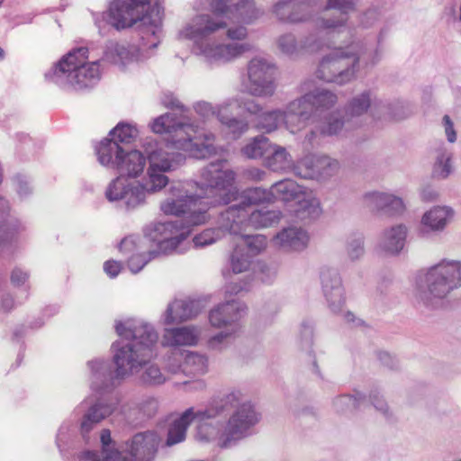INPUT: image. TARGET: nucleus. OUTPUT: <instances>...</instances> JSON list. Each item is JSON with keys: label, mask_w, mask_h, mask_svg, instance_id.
I'll use <instances>...</instances> for the list:
<instances>
[{"label": "nucleus", "mask_w": 461, "mask_h": 461, "mask_svg": "<svg viewBox=\"0 0 461 461\" xmlns=\"http://www.w3.org/2000/svg\"><path fill=\"white\" fill-rule=\"evenodd\" d=\"M193 420L197 422L195 438L198 441L214 443L221 449H230L252 435L260 415L241 390L231 389L221 398L213 399L206 408L198 411L188 408L174 420L168 429L167 445L184 441Z\"/></svg>", "instance_id": "3"}, {"label": "nucleus", "mask_w": 461, "mask_h": 461, "mask_svg": "<svg viewBox=\"0 0 461 461\" xmlns=\"http://www.w3.org/2000/svg\"><path fill=\"white\" fill-rule=\"evenodd\" d=\"M202 330L195 325L167 328L162 336V345L178 348L179 347H194L199 343Z\"/></svg>", "instance_id": "29"}, {"label": "nucleus", "mask_w": 461, "mask_h": 461, "mask_svg": "<svg viewBox=\"0 0 461 461\" xmlns=\"http://www.w3.org/2000/svg\"><path fill=\"white\" fill-rule=\"evenodd\" d=\"M403 109L401 102L384 103L379 99L371 89H366L354 95L346 105V113L351 118L360 117L369 113L373 117H380L388 114L394 119H402L408 115L407 113H398L397 109Z\"/></svg>", "instance_id": "15"}, {"label": "nucleus", "mask_w": 461, "mask_h": 461, "mask_svg": "<svg viewBox=\"0 0 461 461\" xmlns=\"http://www.w3.org/2000/svg\"><path fill=\"white\" fill-rule=\"evenodd\" d=\"M194 183H173L167 197L160 203V210L166 215L180 216L187 225L197 226L209 220V203L200 197Z\"/></svg>", "instance_id": "8"}, {"label": "nucleus", "mask_w": 461, "mask_h": 461, "mask_svg": "<svg viewBox=\"0 0 461 461\" xmlns=\"http://www.w3.org/2000/svg\"><path fill=\"white\" fill-rule=\"evenodd\" d=\"M209 370V359L205 354L185 351L183 372L194 375H203Z\"/></svg>", "instance_id": "39"}, {"label": "nucleus", "mask_w": 461, "mask_h": 461, "mask_svg": "<svg viewBox=\"0 0 461 461\" xmlns=\"http://www.w3.org/2000/svg\"><path fill=\"white\" fill-rule=\"evenodd\" d=\"M252 259L251 255L245 251V247L236 243L229 258L230 269L233 274L245 273L250 269Z\"/></svg>", "instance_id": "41"}, {"label": "nucleus", "mask_w": 461, "mask_h": 461, "mask_svg": "<svg viewBox=\"0 0 461 461\" xmlns=\"http://www.w3.org/2000/svg\"><path fill=\"white\" fill-rule=\"evenodd\" d=\"M44 77L48 82L66 91L89 88L101 78L100 60H90L88 48L77 47L54 63Z\"/></svg>", "instance_id": "7"}, {"label": "nucleus", "mask_w": 461, "mask_h": 461, "mask_svg": "<svg viewBox=\"0 0 461 461\" xmlns=\"http://www.w3.org/2000/svg\"><path fill=\"white\" fill-rule=\"evenodd\" d=\"M443 127L447 140L450 143H454L456 140V132L454 129V123L448 115H444L442 119Z\"/></svg>", "instance_id": "62"}, {"label": "nucleus", "mask_w": 461, "mask_h": 461, "mask_svg": "<svg viewBox=\"0 0 461 461\" xmlns=\"http://www.w3.org/2000/svg\"><path fill=\"white\" fill-rule=\"evenodd\" d=\"M115 330L122 340L112 344L113 361L117 376L125 379L155 357L158 336L152 325L131 318L116 321Z\"/></svg>", "instance_id": "5"}, {"label": "nucleus", "mask_w": 461, "mask_h": 461, "mask_svg": "<svg viewBox=\"0 0 461 461\" xmlns=\"http://www.w3.org/2000/svg\"><path fill=\"white\" fill-rule=\"evenodd\" d=\"M346 131L344 118L337 113L327 116L323 122L319 125V131L321 136H339Z\"/></svg>", "instance_id": "48"}, {"label": "nucleus", "mask_w": 461, "mask_h": 461, "mask_svg": "<svg viewBox=\"0 0 461 461\" xmlns=\"http://www.w3.org/2000/svg\"><path fill=\"white\" fill-rule=\"evenodd\" d=\"M320 278L324 297L331 312L342 314L347 322H355L356 318L350 312H345V293L342 280L336 268L324 266L320 272Z\"/></svg>", "instance_id": "17"}, {"label": "nucleus", "mask_w": 461, "mask_h": 461, "mask_svg": "<svg viewBox=\"0 0 461 461\" xmlns=\"http://www.w3.org/2000/svg\"><path fill=\"white\" fill-rule=\"evenodd\" d=\"M185 351L179 348H172L169 354L165 358V368L171 374H177L183 372Z\"/></svg>", "instance_id": "53"}, {"label": "nucleus", "mask_w": 461, "mask_h": 461, "mask_svg": "<svg viewBox=\"0 0 461 461\" xmlns=\"http://www.w3.org/2000/svg\"><path fill=\"white\" fill-rule=\"evenodd\" d=\"M407 235L408 228L403 223L384 229L379 238V252L385 256H398L405 246Z\"/></svg>", "instance_id": "30"}, {"label": "nucleus", "mask_w": 461, "mask_h": 461, "mask_svg": "<svg viewBox=\"0 0 461 461\" xmlns=\"http://www.w3.org/2000/svg\"><path fill=\"white\" fill-rule=\"evenodd\" d=\"M101 456L94 450H83L78 452L75 461H118V450L116 441L112 438L111 431L108 429H103L99 434Z\"/></svg>", "instance_id": "32"}, {"label": "nucleus", "mask_w": 461, "mask_h": 461, "mask_svg": "<svg viewBox=\"0 0 461 461\" xmlns=\"http://www.w3.org/2000/svg\"><path fill=\"white\" fill-rule=\"evenodd\" d=\"M149 41L150 35L140 34V42L138 46L127 42H110L104 51V59L121 67L133 61L147 59L157 48L151 47Z\"/></svg>", "instance_id": "18"}, {"label": "nucleus", "mask_w": 461, "mask_h": 461, "mask_svg": "<svg viewBox=\"0 0 461 461\" xmlns=\"http://www.w3.org/2000/svg\"><path fill=\"white\" fill-rule=\"evenodd\" d=\"M278 50L287 56H297L302 52H316L322 48V41L317 34L311 33L300 42L291 32L280 35L276 40Z\"/></svg>", "instance_id": "28"}, {"label": "nucleus", "mask_w": 461, "mask_h": 461, "mask_svg": "<svg viewBox=\"0 0 461 461\" xmlns=\"http://www.w3.org/2000/svg\"><path fill=\"white\" fill-rule=\"evenodd\" d=\"M9 202L0 196V246L11 244L21 230L20 221L10 213Z\"/></svg>", "instance_id": "34"}, {"label": "nucleus", "mask_w": 461, "mask_h": 461, "mask_svg": "<svg viewBox=\"0 0 461 461\" xmlns=\"http://www.w3.org/2000/svg\"><path fill=\"white\" fill-rule=\"evenodd\" d=\"M162 104L167 108L179 110L181 113H185L187 111L184 104L173 94H165L164 96L162 97ZM170 113L172 114V113ZM173 115L176 116V118L184 117L189 120L191 122L197 124L184 113L180 114L179 116H176L175 113H173Z\"/></svg>", "instance_id": "57"}, {"label": "nucleus", "mask_w": 461, "mask_h": 461, "mask_svg": "<svg viewBox=\"0 0 461 461\" xmlns=\"http://www.w3.org/2000/svg\"><path fill=\"white\" fill-rule=\"evenodd\" d=\"M385 201L381 213L392 217L401 216L404 213L406 209L405 203L400 196L387 192Z\"/></svg>", "instance_id": "52"}, {"label": "nucleus", "mask_w": 461, "mask_h": 461, "mask_svg": "<svg viewBox=\"0 0 461 461\" xmlns=\"http://www.w3.org/2000/svg\"><path fill=\"white\" fill-rule=\"evenodd\" d=\"M87 399L84 400L76 409L84 414L79 423V431L82 438L87 442L88 434L102 420L109 417L116 409L117 403L112 401L98 399L95 403L87 407Z\"/></svg>", "instance_id": "21"}, {"label": "nucleus", "mask_w": 461, "mask_h": 461, "mask_svg": "<svg viewBox=\"0 0 461 461\" xmlns=\"http://www.w3.org/2000/svg\"><path fill=\"white\" fill-rule=\"evenodd\" d=\"M147 165V157L143 152L138 149L125 151L116 168L121 173L119 176H123L129 180H138Z\"/></svg>", "instance_id": "33"}, {"label": "nucleus", "mask_w": 461, "mask_h": 461, "mask_svg": "<svg viewBox=\"0 0 461 461\" xmlns=\"http://www.w3.org/2000/svg\"><path fill=\"white\" fill-rule=\"evenodd\" d=\"M281 214L278 211L255 210L249 212V227L254 229L268 228L276 224Z\"/></svg>", "instance_id": "43"}, {"label": "nucleus", "mask_w": 461, "mask_h": 461, "mask_svg": "<svg viewBox=\"0 0 461 461\" xmlns=\"http://www.w3.org/2000/svg\"><path fill=\"white\" fill-rule=\"evenodd\" d=\"M247 306L237 300H230L220 303L209 312V322L213 328H236L239 332L240 320L246 314Z\"/></svg>", "instance_id": "22"}, {"label": "nucleus", "mask_w": 461, "mask_h": 461, "mask_svg": "<svg viewBox=\"0 0 461 461\" xmlns=\"http://www.w3.org/2000/svg\"><path fill=\"white\" fill-rule=\"evenodd\" d=\"M194 110L204 119L216 115L225 131L236 140L248 131L249 125L246 119L232 116V112L243 111L255 115L262 111V106L254 99L237 95L217 106L205 101L196 102L194 104Z\"/></svg>", "instance_id": "9"}, {"label": "nucleus", "mask_w": 461, "mask_h": 461, "mask_svg": "<svg viewBox=\"0 0 461 461\" xmlns=\"http://www.w3.org/2000/svg\"><path fill=\"white\" fill-rule=\"evenodd\" d=\"M151 0H113L107 12L95 17L96 26L101 29L104 20L116 30L138 26L140 34L150 35L149 44L158 47L160 43L163 6L156 3L150 9Z\"/></svg>", "instance_id": "6"}, {"label": "nucleus", "mask_w": 461, "mask_h": 461, "mask_svg": "<svg viewBox=\"0 0 461 461\" xmlns=\"http://www.w3.org/2000/svg\"><path fill=\"white\" fill-rule=\"evenodd\" d=\"M223 238L222 233L219 230L218 226L214 229H207L204 230L200 234L194 236L193 239V242L194 247L196 248H203L205 246L211 245L217 240Z\"/></svg>", "instance_id": "54"}, {"label": "nucleus", "mask_w": 461, "mask_h": 461, "mask_svg": "<svg viewBox=\"0 0 461 461\" xmlns=\"http://www.w3.org/2000/svg\"><path fill=\"white\" fill-rule=\"evenodd\" d=\"M387 192L383 191H369L363 195L364 205L371 212L375 213H381L384 208V204L386 202Z\"/></svg>", "instance_id": "51"}, {"label": "nucleus", "mask_w": 461, "mask_h": 461, "mask_svg": "<svg viewBox=\"0 0 461 461\" xmlns=\"http://www.w3.org/2000/svg\"><path fill=\"white\" fill-rule=\"evenodd\" d=\"M294 101H301V110L306 113V115L301 117L303 126L305 127L307 122L312 115V110H328L333 107L338 102L337 95L326 88H316L310 91L301 97L294 99Z\"/></svg>", "instance_id": "26"}, {"label": "nucleus", "mask_w": 461, "mask_h": 461, "mask_svg": "<svg viewBox=\"0 0 461 461\" xmlns=\"http://www.w3.org/2000/svg\"><path fill=\"white\" fill-rule=\"evenodd\" d=\"M182 220L156 221L147 225L144 229V236L149 241L155 243L156 248L150 249V257L142 261L135 270L141 266L147 265L149 261L161 256L173 253H185L190 247L188 237L190 227Z\"/></svg>", "instance_id": "10"}, {"label": "nucleus", "mask_w": 461, "mask_h": 461, "mask_svg": "<svg viewBox=\"0 0 461 461\" xmlns=\"http://www.w3.org/2000/svg\"><path fill=\"white\" fill-rule=\"evenodd\" d=\"M217 226L223 237L227 234L240 237L249 228V211L239 203L230 205L219 214Z\"/></svg>", "instance_id": "23"}, {"label": "nucleus", "mask_w": 461, "mask_h": 461, "mask_svg": "<svg viewBox=\"0 0 461 461\" xmlns=\"http://www.w3.org/2000/svg\"><path fill=\"white\" fill-rule=\"evenodd\" d=\"M425 281L426 290L421 292L420 300L435 307L438 301L461 286V263L443 260L428 270Z\"/></svg>", "instance_id": "12"}, {"label": "nucleus", "mask_w": 461, "mask_h": 461, "mask_svg": "<svg viewBox=\"0 0 461 461\" xmlns=\"http://www.w3.org/2000/svg\"><path fill=\"white\" fill-rule=\"evenodd\" d=\"M302 102L292 100L285 110L276 108L259 113L257 117L256 127L266 133H271L284 127L294 134L302 131L304 126L301 117L306 113L301 110Z\"/></svg>", "instance_id": "13"}, {"label": "nucleus", "mask_w": 461, "mask_h": 461, "mask_svg": "<svg viewBox=\"0 0 461 461\" xmlns=\"http://www.w3.org/2000/svg\"><path fill=\"white\" fill-rule=\"evenodd\" d=\"M455 216L453 207L446 204L433 205L422 214L420 226L427 233H440L454 221Z\"/></svg>", "instance_id": "27"}, {"label": "nucleus", "mask_w": 461, "mask_h": 461, "mask_svg": "<svg viewBox=\"0 0 461 461\" xmlns=\"http://www.w3.org/2000/svg\"><path fill=\"white\" fill-rule=\"evenodd\" d=\"M339 167L337 159L325 155L309 154L296 162L294 174L305 179L324 178L334 175Z\"/></svg>", "instance_id": "19"}, {"label": "nucleus", "mask_w": 461, "mask_h": 461, "mask_svg": "<svg viewBox=\"0 0 461 461\" xmlns=\"http://www.w3.org/2000/svg\"><path fill=\"white\" fill-rule=\"evenodd\" d=\"M366 402V396L361 393H356L354 395H339L333 401V407L337 412L345 413L355 409H362Z\"/></svg>", "instance_id": "47"}, {"label": "nucleus", "mask_w": 461, "mask_h": 461, "mask_svg": "<svg viewBox=\"0 0 461 461\" xmlns=\"http://www.w3.org/2000/svg\"><path fill=\"white\" fill-rule=\"evenodd\" d=\"M238 333L235 327L221 330L208 339L206 347L211 351L222 352L233 344Z\"/></svg>", "instance_id": "44"}, {"label": "nucleus", "mask_w": 461, "mask_h": 461, "mask_svg": "<svg viewBox=\"0 0 461 461\" xmlns=\"http://www.w3.org/2000/svg\"><path fill=\"white\" fill-rule=\"evenodd\" d=\"M248 81L244 91L255 97H271L276 90V67L267 59L257 56L247 66Z\"/></svg>", "instance_id": "14"}, {"label": "nucleus", "mask_w": 461, "mask_h": 461, "mask_svg": "<svg viewBox=\"0 0 461 461\" xmlns=\"http://www.w3.org/2000/svg\"><path fill=\"white\" fill-rule=\"evenodd\" d=\"M240 198V205L246 206V209L249 212L250 205L269 203L273 200L271 190L263 189L260 187L249 188L241 192L238 195Z\"/></svg>", "instance_id": "45"}, {"label": "nucleus", "mask_w": 461, "mask_h": 461, "mask_svg": "<svg viewBox=\"0 0 461 461\" xmlns=\"http://www.w3.org/2000/svg\"><path fill=\"white\" fill-rule=\"evenodd\" d=\"M236 176V172L229 167L227 160H216L202 169L201 182L195 183L194 188L202 199L203 196L218 195L219 203L228 204L238 200Z\"/></svg>", "instance_id": "11"}, {"label": "nucleus", "mask_w": 461, "mask_h": 461, "mask_svg": "<svg viewBox=\"0 0 461 461\" xmlns=\"http://www.w3.org/2000/svg\"><path fill=\"white\" fill-rule=\"evenodd\" d=\"M318 0H281L272 8V13L279 21L297 23L311 19L310 6L317 5Z\"/></svg>", "instance_id": "25"}, {"label": "nucleus", "mask_w": 461, "mask_h": 461, "mask_svg": "<svg viewBox=\"0 0 461 461\" xmlns=\"http://www.w3.org/2000/svg\"><path fill=\"white\" fill-rule=\"evenodd\" d=\"M89 370V385L92 391L106 393L113 391L122 379L116 375V368L113 369L111 363L106 359L95 358L86 363Z\"/></svg>", "instance_id": "20"}, {"label": "nucleus", "mask_w": 461, "mask_h": 461, "mask_svg": "<svg viewBox=\"0 0 461 461\" xmlns=\"http://www.w3.org/2000/svg\"><path fill=\"white\" fill-rule=\"evenodd\" d=\"M237 244H240L245 247V251L251 255L253 258L255 256L261 253L266 249L267 241V238L264 235H242L240 236L239 241Z\"/></svg>", "instance_id": "50"}, {"label": "nucleus", "mask_w": 461, "mask_h": 461, "mask_svg": "<svg viewBox=\"0 0 461 461\" xmlns=\"http://www.w3.org/2000/svg\"><path fill=\"white\" fill-rule=\"evenodd\" d=\"M150 257V249L148 251H140L139 253L133 254L128 259V267L131 273L137 274L139 273L146 265L140 267V268L138 270L134 269L141 265L142 261L148 259Z\"/></svg>", "instance_id": "60"}, {"label": "nucleus", "mask_w": 461, "mask_h": 461, "mask_svg": "<svg viewBox=\"0 0 461 461\" xmlns=\"http://www.w3.org/2000/svg\"><path fill=\"white\" fill-rule=\"evenodd\" d=\"M304 188L292 179H284L272 185L270 190L273 199H280L294 203L298 196H302Z\"/></svg>", "instance_id": "38"}, {"label": "nucleus", "mask_w": 461, "mask_h": 461, "mask_svg": "<svg viewBox=\"0 0 461 461\" xmlns=\"http://www.w3.org/2000/svg\"><path fill=\"white\" fill-rule=\"evenodd\" d=\"M139 135V130L135 124L130 122H119L111 131V140L118 143L130 144L133 142Z\"/></svg>", "instance_id": "49"}, {"label": "nucleus", "mask_w": 461, "mask_h": 461, "mask_svg": "<svg viewBox=\"0 0 461 461\" xmlns=\"http://www.w3.org/2000/svg\"><path fill=\"white\" fill-rule=\"evenodd\" d=\"M452 152L441 147L437 149L435 162L432 168V175L438 179L447 178L453 171L452 167Z\"/></svg>", "instance_id": "42"}, {"label": "nucleus", "mask_w": 461, "mask_h": 461, "mask_svg": "<svg viewBox=\"0 0 461 461\" xmlns=\"http://www.w3.org/2000/svg\"><path fill=\"white\" fill-rule=\"evenodd\" d=\"M122 268V264L115 260H107L104 264V271L111 278L116 277L121 272Z\"/></svg>", "instance_id": "63"}, {"label": "nucleus", "mask_w": 461, "mask_h": 461, "mask_svg": "<svg viewBox=\"0 0 461 461\" xmlns=\"http://www.w3.org/2000/svg\"><path fill=\"white\" fill-rule=\"evenodd\" d=\"M159 443L154 431L137 433L122 445L116 442L118 461H153Z\"/></svg>", "instance_id": "16"}, {"label": "nucleus", "mask_w": 461, "mask_h": 461, "mask_svg": "<svg viewBox=\"0 0 461 461\" xmlns=\"http://www.w3.org/2000/svg\"><path fill=\"white\" fill-rule=\"evenodd\" d=\"M95 153L102 166L116 169L124 153V149L114 140L105 138L95 147Z\"/></svg>", "instance_id": "36"}, {"label": "nucleus", "mask_w": 461, "mask_h": 461, "mask_svg": "<svg viewBox=\"0 0 461 461\" xmlns=\"http://www.w3.org/2000/svg\"><path fill=\"white\" fill-rule=\"evenodd\" d=\"M135 376L139 383L145 386L161 385L167 379L160 367L157 364L151 363V360L143 365L140 373L135 374Z\"/></svg>", "instance_id": "40"}, {"label": "nucleus", "mask_w": 461, "mask_h": 461, "mask_svg": "<svg viewBox=\"0 0 461 461\" xmlns=\"http://www.w3.org/2000/svg\"><path fill=\"white\" fill-rule=\"evenodd\" d=\"M158 402L154 397H146L139 403V409L147 416H152L158 410Z\"/></svg>", "instance_id": "61"}, {"label": "nucleus", "mask_w": 461, "mask_h": 461, "mask_svg": "<svg viewBox=\"0 0 461 461\" xmlns=\"http://www.w3.org/2000/svg\"><path fill=\"white\" fill-rule=\"evenodd\" d=\"M264 162L267 167L275 172L292 171L294 173V167L296 166V163H294L292 156L285 147L273 143Z\"/></svg>", "instance_id": "37"}, {"label": "nucleus", "mask_w": 461, "mask_h": 461, "mask_svg": "<svg viewBox=\"0 0 461 461\" xmlns=\"http://www.w3.org/2000/svg\"><path fill=\"white\" fill-rule=\"evenodd\" d=\"M274 241L285 251L301 252L308 247L310 236L303 228L290 226L277 232Z\"/></svg>", "instance_id": "31"}, {"label": "nucleus", "mask_w": 461, "mask_h": 461, "mask_svg": "<svg viewBox=\"0 0 461 461\" xmlns=\"http://www.w3.org/2000/svg\"><path fill=\"white\" fill-rule=\"evenodd\" d=\"M246 289L245 283L229 282L224 286L226 295H236Z\"/></svg>", "instance_id": "64"}, {"label": "nucleus", "mask_w": 461, "mask_h": 461, "mask_svg": "<svg viewBox=\"0 0 461 461\" xmlns=\"http://www.w3.org/2000/svg\"><path fill=\"white\" fill-rule=\"evenodd\" d=\"M368 402H370L384 417L388 419L392 416V412L387 402L378 391H372L369 393L368 398L366 397V402L363 404V408L366 407Z\"/></svg>", "instance_id": "55"}, {"label": "nucleus", "mask_w": 461, "mask_h": 461, "mask_svg": "<svg viewBox=\"0 0 461 461\" xmlns=\"http://www.w3.org/2000/svg\"><path fill=\"white\" fill-rule=\"evenodd\" d=\"M151 131L167 134L166 143L147 137L141 148L147 157V170L142 180H129L116 176L106 186L104 195L111 203L126 210H134L145 204L148 195L162 191L169 183L167 173L177 169L185 160L184 154L169 151L182 150L190 157L205 158L216 153L214 135L203 132L199 124L171 113L162 114L150 123Z\"/></svg>", "instance_id": "1"}, {"label": "nucleus", "mask_w": 461, "mask_h": 461, "mask_svg": "<svg viewBox=\"0 0 461 461\" xmlns=\"http://www.w3.org/2000/svg\"><path fill=\"white\" fill-rule=\"evenodd\" d=\"M204 305L200 300L175 299L169 303L161 315L164 325L181 323L196 317Z\"/></svg>", "instance_id": "24"}, {"label": "nucleus", "mask_w": 461, "mask_h": 461, "mask_svg": "<svg viewBox=\"0 0 461 461\" xmlns=\"http://www.w3.org/2000/svg\"><path fill=\"white\" fill-rule=\"evenodd\" d=\"M30 274L22 267H15L13 268L10 279L13 285L16 287H28Z\"/></svg>", "instance_id": "58"}, {"label": "nucleus", "mask_w": 461, "mask_h": 461, "mask_svg": "<svg viewBox=\"0 0 461 461\" xmlns=\"http://www.w3.org/2000/svg\"><path fill=\"white\" fill-rule=\"evenodd\" d=\"M292 212L302 221L316 219L321 213L319 199L312 190L307 188H304L302 196H298L294 202Z\"/></svg>", "instance_id": "35"}, {"label": "nucleus", "mask_w": 461, "mask_h": 461, "mask_svg": "<svg viewBox=\"0 0 461 461\" xmlns=\"http://www.w3.org/2000/svg\"><path fill=\"white\" fill-rule=\"evenodd\" d=\"M354 0H327L325 9H336L339 16L333 18L319 17L315 25L319 30H332L349 36L348 42L334 48L324 55L317 68L316 77L327 83L344 86L355 81L362 69L375 66L383 57V48L378 44L368 50L356 41L348 14L355 9Z\"/></svg>", "instance_id": "4"}, {"label": "nucleus", "mask_w": 461, "mask_h": 461, "mask_svg": "<svg viewBox=\"0 0 461 461\" xmlns=\"http://www.w3.org/2000/svg\"><path fill=\"white\" fill-rule=\"evenodd\" d=\"M140 239L139 237L137 236H128L126 238H124L120 245H119V249L122 253H124V254H136V253H139L140 251Z\"/></svg>", "instance_id": "59"}, {"label": "nucleus", "mask_w": 461, "mask_h": 461, "mask_svg": "<svg viewBox=\"0 0 461 461\" xmlns=\"http://www.w3.org/2000/svg\"><path fill=\"white\" fill-rule=\"evenodd\" d=\"M269 139L259 135L250 140L241 149L242 154L249 158H259L266 156L271 149Z\"/></svg>", "instance_id": "46"}, {"label": "nucleus", "mask_w": 461, "mask_h": 461, "mask_svg": "<svg viewBox=\"0 0 461 461\" xmlns=\"http://www.w3.org/2000/svg\"><path fill=\"white\" fill-rule=\"evenodd\" d=\"M347 255L351 261L360 259L365 254L364 239L355 237L347 243Z\"/></svg>", "instance_id": "56"}, {"label": "nucleus", "mask_w": 461, "mask_h": 461, "mask_svg": "<svg viewBox=\"0 0 461 461\" xmlns=\"http://www.w3.org/2000/svg\"><path fill=\"white\" fill-rule=\"evenodd\" d=\"M212 14H197L185 22L176 33L180 41L191 43V52L209 67L233 62L249 50L248 29L243 24L228 25L238 20L245 24L259 15L253 0H211Z\"/></svg>", "instance_id": "2"}]
</instances>
